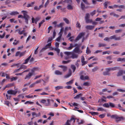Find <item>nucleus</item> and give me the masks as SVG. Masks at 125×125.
Here are the masks:
<instances>
[{"label":"nucleus","instance_id":"1","mask_svg":"<svg viewBox=\"0 0 125 125\" xmlns=\"http://www.w3.org/2000/svg\"><path fill=\"white\" fill-rule=\"evenodd\" d=\"M21 12L23 13V16L21 15H20L18 16V18H23L25 20V22L26 24H28V20L30 18V16L28 15L27 11L25 10H22Z\"/></svg>","mask_w":125,"mask_h":125},{"label":"nucleus","instance_id":"2","mask_svg":"<svg viewBox=\"0 0 125 125\" xmlns=\"http://www.w3.org/2000/svg\"><path fill=\"white\" fill-rule=\"evenodd\" d=\"M36 68H33L31 70V72H29L28 74L25 77L24 79L27 80H28L30 79L31 78V77L32 76L33 74L34 71L37 69Z\"/></svg>","mask_w":125,"mask_h":125},{"label":"nucleus","instance_id":"3","mask_svg":"<svg viewBox=\"0 0 125 125\" xmlns=\"http://www.w3.org/2000/svg\"><path fill=\"white\" fill-rule=\"evenodd\" d=\"M111 118H114L116 119V122L117 123L124 119V117H119L116 115H112L111 116Z\"/></svg>","mask_w":125,"mask_h":125},{"label":"nucleus","instance_id":"4","mask_svg":"<svg viewBox=\"0 0 125 125\" xmlns=\"http://www.w3.org/2000/svg\"><path fill=\"white\" fill-rule=\"evenodd\" d=\"M65 55L64 56V59L67 60L71 58L70 55L71 54V52H65L64 53Z\"/></svg>","mask_w":125,"mask_h":125},{"label":"nucleus","instance_id":"5","mask_svg":"<svg viewBox=\"0 0 125 125\" xmlns=\"http://www.w3.org/2000/svg\"><path fill=\"white\" fill-rule=\"evenodd\" d=\"M85 33L83 32L80 33L78 36L76 37L75 39L74 40V42H76L83 37L85 35Z\"/></svg>","mask_w":125,"mask_h":125},{"label":"nucleus","instance_id":"6","mask_svg":"<svg viewBox=\"0 0 125 125\" xmlns=\"http://www.w3.org/2000/svg\"><path fill=\"white\" fill-rule=\"evenodd\" d=\"M80 47V46H79L78 47H76L73 50L74 52L78 53H82V51H81L79 49Z\"/></svg>","mask_w":125,"mask_h":125},{"label":"nucleus","instance_id":"7","mask_svg":"<svg viewBox=\"0 0 125 125\" xmlns=\"http://www.w3.org/2000/svg\"><path fill=\"white\" fill-rule=\"evenodd\" d=\"M51 45V43H48L45 46V47L43 48L42 49V50H41V52H42L43 51L46 50L47 49L50 48Z\"/></svg>","mask_w":125,"mask_h":125},{"label":"nucleus","instance_id":"8","mask_svg":"<svg viewBox=\"0 0 125 125\" xmlns=\"http://www.w3.org/2000/svg\"><path fill=\"white\" fill-rule=\"evenodd\" d=\"M81 61L82 63V66H83L86 64L87 63V61H85V58L83 56H81Z\"/></svg>","mask_w":125,"mask_h":125},{"label":"nucleus","instance_id":"9","mask_svg":"<svg viewBox=\"0 0 125 125\" xmlns=\"http://www.w3.org/2000/svg\"><path fill=\"white\" fill-rule=\"evenodd\" d=\"M17 91L13 90H9L7 91V93L9 94H11L15 95L17 93Z\"/></svg>","mask_w":125,"mask_h":125},{"label":"nucleus","instance_id":"10","mask_svg":"<svg viewBox=\"0 0 125 125\" xmlns=\"http://www.w3.org/2000/svg\"><path fill=\"white\" fill-rule=\"evenodd\" d=\"M110 39L112 40L114 39L115 40H120L121 38L120 37H116L115 35H114L113 36H111L110 37Z\"/></svg>","mask_w":125,"mask_h":125},{"label":"nucleus","instance_id":"11","mask_svg":"<svg viewBox=\"0 0 125 125\" xmlns=\"http://www.w3.org/2000/svg\"><path fill=\"white\" fill-rule=\"evenodd\" d=\"M74 119V118L72 117L70 120H67L66 122L64 125H71L70 124L71 121L73 120V119Z\"/></svg>","mask_w":125,"mask_h":125},{"label":"nucleus","instance_id":"12","mask_svg":"<svg viewBox=\"0 0 125 125\" xmlns=\"http://www.w3.org/2000/svg\"><path fill=\"white\" fill-rule=\"evenodd\" d=\"M72 74V73L71 70V69H69V70L68 73L65 76V78H67L69 77Z\"/></svg>","mask_w":125,"mask_h":125},{"label":"nucleus","instance_id":"13","mask_svg":"<svg viewBox=\"0 0 125 125\" xmlns=\"http://www.w3.org/2000/svg\"><path fill=\"white\" fill-rule=\"evenodd\" d=\"M94 27V26L93 25H87L85 27V28L87 30H91Z\"/></svg>","mask_w":125,"mask_h":125},{"label":"nucleus","instance_id":"14","mask_svg":"<svg viewBox=\"0 0 125 125\" xmlns=\"http://www.w3.org/2000/svg\"><path fill=\"white\" fill-rule=\"evenodd\" d=\"M19 14V12L17 11H13L10 13V14L11 15H18Z\"/></svg>","mask_w":125,"mask_h":125},{"label":"nucleus","instance_id":"15","mask_svg":"<svg viewBox=\"0 0 125 125\" xmlns=\"http://www.w3.org/2000/svg\"><path fill=\"white\" fill-rule=\"evenodd\" d=\"M31 57V55H30L29 57L24 60V62H23V64H26L28 62L29 60Z\"/></svg>","mask_w":125,"mask_h":125},{"label":"nucleus","instance_id":"16","mask_svg":"<svg viewBox=\"0 0 125 125\" xmlns=\"http://www.w3.org/2000/svg\"><path fill=\"white\" fill-rule=\"evenodd\" d=\"M32 115L33 116L35 115L36 117H38L40 116L41 115V113L39 112L38 114H37L35 112H32Z\"/></svg>","mask_w":125,"mask_h":125},{"label":"nucleus","instance_id":"17","mask_svg":"<svg viewBox=\"0 0 125 125\" xmlns=\"http://www.w3.org/2000/svg\"><path fill=\"white\" fill-rule=\"evenodd\" d=\"M47 102H46L45 104V105L46 106H49L51 105L50 103V100L49 99L47 100Z\"/></svg>","mask_w":125,"mask_h":125},{"label":"nucleus","instance_id":"18","mask_svg":"<svg viewBox=\"0 0 125 125\" xmlns=\"http://www.w3.org/2000/svg\"><path fill=\"white\" fill-rule=\"evenodd\" d=\"M110 15L111 16H113L114 17H118L119 16L118 15L114 13L113 12L110 13Z\"/></svg>","mask_w":125,"mask_h":125},{"label":"nucleus","instance_id":"19","mask_svg":"<svg viewBox=\"0 0 125 125\" xmlns=\"http://www.w3.org/2000/svg\"><path fill=\"white\" fill-rule=\"evenodd\" d=\"M78 57V55L76 54L75 53H73L72 54V56H71V58L73 59L74 58H77Z\"/></svg>","mask_w":125,"mask_h":125},{"label":"nucleus","instance_id":"20","mask_svg":"<svg viewBox=\"0 0 125 125\" xmlns=\"http://www.w3.org/2000/svg\"><path fill=\"white\" fill-rule=\"evenodd\" d=\"M54 73L55 74L57 75H61L62 74V73L61 72L58 70H56Z\"/></svg>","mask_w":125,"mask_h":125},{"label":"nucleus","instance_id":"21","mask_svg":"<svg viewBox=\"0 0 125 125\" xmlns=\"http://www.w3.org/2000/svg\"><path fill=\"white\" fill-rule=\"evenodd\" d=\"M55 88L56 90H58L60 89H63V87L61 86H57L55 87Z\"/></svg>","mask_w":125,"mask_h":125},{"label":"nucleus","instance_id":"22","mask_svg":"<svg viewBox=\"0 0 125 125\" xmlns=\"http://www.w3.org/2000/svg\"><path fill=\"white\" fill-rule=\"evenodd\" d=\"M67 8L68 10H73V7L70 4H69L67 6Z\"/></svg>","mask_w":125,"mask_h":125},{"label":"nucleus","instance_id":"23","mask_svg":"<svg viewBox=\"0 0 125 125\" xmlns=\"http://www.w3.org/2000/svg\"><path fill=\"white\" fill-rule=\"evenodd\" d=\"M98 47H104L106 46V45L104 43H98Z\"/></svg>","mask_w":125,"mask_h":125},{"label":"nucleus","instance_id":"24","mask_svg":"<svg viewBox=\"0 0 125 125\" xmlns=\"http://www.w3.org/2000/svg\"><path fill=\"white\" fill-rule=\"evenodd\" d=\"M82 95L83 94H79L76 95V96L74 97V99H78L80 97L82 96Z\"/></svg>","mask_w":125,"mask_h":125},{"label":"nucleus","instance_id":"25","mask_svg":"<svg viewBox=\"0 0 125 125\" xmlns=\"http://www.w3.org/2000/svg\"><path fill=\"white\" fill-rule=\"evenodd\" d=\"M110 3V1H105L104 3V6L105 8H107V4Z\"/></svg>","mask_w":125,"mask_h":125},{"label":"nucleus","instance_id":"26","mask_svg":"<svg viewBox=\"0 0 125 125\" xmlns=\"http://www.w3.org/2000/svg\"><path fill=\"white\" fill-rule=\"evenodd\" d=\"M111 52L110 51H106L103 52V55L105 54H110L111 53Z\"/></svg>","mask_w":125,"mask_h":125},{"label":"nucleus","instance_id":"27","mask_svg":"<svg viewBox=\"0 0 125 125\" xmlns=\"http://www.w3.org/2000/svg\"><path fill=\"white\" fill-rule=\"evenodd\" d=\"M71 67L72 69L73 70V72H74L76 69V67L73 64L71 65Z\"/></svg>","mask_w":125,"mask_h":125},{"label":"nucleus","instance_id":"28","mask_svg":"<svg viewBox=\"0 0 125 125\" xmlns=\"http://www.w3.org/2000/svg\"><path fill=\"white\" fill-rule=\"evenodd\" d=\"M99 68L97 66H96L92 69V71L93 72H95L98 70Z\"/></svg>","mask_w":125,"mask_h":125},{"label":"nucleus","instance_id":"29","mask_svg":"<svg viewBox=\"0 0 125 125\" xmlns=\"http://www.w3.org/2000/svg\"><path fill=\"white\" fill-rule=\"evenodd\" d=\"M123 73V71L122 70L120 71L117 73V76H121Z\"/></svg>","mask_w":125,"mask_h":125},{"label":"nucleus","instance_id":"30","mask_svg":"<svg viewBox=\"0 0 125 125\" xmlns=\"http://www.w3.org/2000/svg\"><path fill=\"white\" fill-rule=\"evenodd\" d=\"M72 61L71 60H68L67 61H62V63L63 64H67Z\"/></svg>","mask_w":125,"mask_h":125},{"label":"nucleus","instance_id":"31","mask_svg":"<svg viewBox=\"0 0 125 125\" xmlns=\"http://www.w3.org/2000/svg\"><path fill=\"white\" fill-rule=\"evenodd\" d=\"M90 113L93 115H98L99 114V113L98 112H90Z\"/></svg>","mask_w":125,"mask_h":125},{"label":"nucleus","instance_id":"32","mask_svg":"<svg viewBox=\"0 0 125 125\" xmlns=\"http://www.w3.org/2000/svg\"><path fill=\"white\" fill-rule=\"evenodd\" d=\"M15 31H18V33L20 35H21L23 34V33L24 32V30H23L22 31H20V30L19 29L16 30Z\"/></svg>","mask_w":125,"mask_h":125},{"label":"nucleus","instance_id":"33","mask_svg":"<svg viewBox=\"0 0 125 125\" xmlns=\"http://www.w3.org/2000/svg\"><path fill=\"white\" fill-rule=\"evenodd\" d=\"M64 2L69 4H71L72 2V0H65Z\"/></svg>","mask_w":125,"mask_h":125},{"label":"nucleus","instance_id":"34","mask_svg":"<svg viewBox=\"0 0 125 125\" xmlns=\"http://www.w3.org/2000/svg\"><path fill=\"white\" fill-rule=\"evenodd\" d=\"M34 4V2H31V3H29L28 4L27 7H32V5Z\"/></svg>","mask_w":125,"mask_h":125},{"label":"nucleus","instance_id":"35","mask_svg":"<svg viewBox=\"0 0 125 125\" xmlns=\"http://www.w3.org/2000/svg\"><path fill=\"white\" fill-rule=\"evenodd\" d=\"M103 107L106 108H109V104L107 103L104 104H103Z\"/></svg>","mask_w":125,"mask_h":125},{"label":"nucleus","instance_id":"36","mask_svg":"<svg viewBox=\"0 0 125 125\" xmlns=\"http://www.w3.org/2000/svg\"><path fill=\"white\" fill-rule=\"evenodd\" d=\"M42 81L44 83H45V82L42 79V80H39L37 81L34 83L35 84L36 83H40Z\"/></svg>","mask_w":125,"mask_h":125},{"label":"nucleus","instance_id":"37","mask_svg":"<svg viewBox=\"0 0 125 125\" xmlns=\"http://www.w3.org/2000/svg\"><path fill=\"white\" fill-rule=\"evenodd\" d=\"M27 66L24 65H21L20 67L21 69H25L27 68Z\"/></svg>","mask_w":125,"mask_h":125},{"label":"nucleus","instance_id":"38","mask_svg":"<svg viewBox=\"0 0 125 125\" xmlns=\"http://www.w3.org/2000/svg\"><path fill=\"white\" fill-rule=\"evenodd\" d=\"M62 34H59V36L56 39V40L58 42L60 41L62 37Z\"/></svg>","mask_w":125,"mask_h":125},{"label":"nucleus","instance_id":"39","mask_svg":"<svg viewBox=\"0 0 125 125\" xmlns=\"http://www.w3.org/2000/svg\"><path fill=\"white\" fill-rule=\"evenodd\" d=\"M18 78V77H13L10 78L11 81L12 82L13 81H16Z\"/></svg>","mask_w":125,"mask_h":125},{"label":"nucleus","instance_id":"40","mask_svg":"<svg viewBox=\"0 0 125 125\" xmlns=\"http://www.w3.org/2000/svg\"><path fill=\"white\" fill-rule=\"evenodd\" d=\"M111 70L114 71L116 70L117 69H119V67H115L113 68H111Z\"/></svg>","mask_w":125,"mask_h":125},{"label":"nucleus","instance_id":"41","mask_svg":"<svg viewBox=\"0 0 125 125\" xmlns=\"http://www.w3.org/2000/svg\"><path fill=\"white\" fill-rule=\"evenodd\" d=\"M63 20L65 21L66 23L68 24L69 23V21L67 18H63Z\"/></svg>","mask_w":125,"mask_h":125},{"label":"nucleus","instance_id":"42","mask_svg":"<svg viewBox=\"0 0 125 125\" xmlns=\"http://www.w3.org/2000/svg\"><path fill=\"white\" fill-rule=\"evenodd\" d=\"M122 31V30L121 29H120L118 30H116L115 31V32L116 33H118L121 32Z\"/></svg>","mask_w":125,"mask_h":125},{"label":"nucleus","instance_id":"43","mask_svg":"<svg viewBox=\"0 0 125 125\" xmlns=\"http://www.w3.org/2000/svg\"><path fill=\"white\" fill-rule=\"evenodd\" d=\"M81 8L82 10H84L85 9V5L83 3L81 4Z\"/></svg>","mask_w":125,"mask_h":125},{"label":"nucleus","instance_id":"44","mask_svg":"<svg viewBox=\"0 0 125 125\" xmlns=\"http://www.w3.org/2000/svg\"><path fill=\"white\" fill-rule=\"evenodd\" d=\"M73 80H72L66 82V83L67 85L71 84L73 83Z\"/></svg>","mask_w":125,"mask_h":125},{"label":"nucleus","instance_id":"45","mask_svg":"<svg viewBox=\"0 0 125 125\" xmlns=\"http://www.w3.org/2000/svg\"><path fill=\"white\" fill-rule=\"evenodd\" d=\"M86 22L87 23H91L92 22V19H89L85 20Z\"/></svg>","mask_w":125,"mask_h":125},{"label":"nucleus","instance_id":"46","mask_svg":"<svg viewBox=\"0 0 125 125\" xmlns=\"http://www.w3.org/2000/svg\"><path fill=\"white\" fill-rule=\"evenodd\" d=\"M73 47V44L71 43L70 44V46L67 48V49L69 50H71L72 49Z\"/></svg>","mask_w":125,"mask_h":125},{"label":"nucleus","instance_id":"47","mask_svg":"<svg viewBox=\"0 0 125 125\" xmlns=\"http://www.w3.org/2000/svg\"><path fill=\"white\" fill-rule=\"evenodd\" d=\"M90 15L89 13H86L85 17V20L89 19V17Z\"/></svg>","mask_w":125,"mask_h":125},{"label":"nucleus","instance_id":"48","mask_svg":"<svg viewBox=\"0 0 125 125\" xmlns=\"http://www.w3.org/2000/svg\"><path fill=\"white\" fill-rule=\"evenodd\" d=\"M45 22L44 20H42L41 22H40L39 25V28H40V27L41 26L42 24L44 23Z\"/></svg>","mask_w":125,"mask_h":125},{"label":"nucleus","instance_id":"49","mask_svg":"<svg viewBox=\"0 0 125 125\" xmlns=\"http://www.w3.org/2000/svg\"><path fill=\"white\" fill-rule=\"evenodd\" d=\"M25 97L28 98H33L32 95L31 94H29L28 95H27L25 96Z\"/></svg>","mask_w":125,"mask_h":125},{"label":"nucleus","instance_id":"50","mask_svg":"<svg viewBox=\"0 0 125 125\" xmlns=\"http://www.w3.org/2000/svg\"><path fill=\"white\" fill-rule=\"evenodd\" d=\"M63 23H61L57 25V27H62V25H63Z\"/></svg>","mask_w":125,"mask_h":125},{"label":"nucleus","instance_id":"51","mask_svg":"<svg viewBox=\"0 0 125 125\" xmlns=\"http://www.w3.org/2000/svg\"><path fill=\"white\" fill-rule=\"evenodd\" d=\"M86 52L87 54H89L91 52V51L88 49V47L87 48Z\"/></svg>","mask_w":125,"mask_h":125},{"label":"nucleus","instance_id":"52","mask_svg":"<svg viewBox=\"0 0 125 125\" xmlns=\"http://www.w3.org/2000/svg\"><path fill=\"white\" fill-rule=\"evenodd\" d=\"M54 50L55 51L57 52L58 53V54H59L60 52V50L58 48H55L54 49Z\"/></svg>","mask_w":125,"mask_h":125},{"label":"nucleus","instance_id":"53","mask_svg":"<svg viewBox=\"0 0 125 125\" xmlns=\"http://www.w3.org/2000/svg\"><path fill=\"white\" fill-rule=\"evenodd\" d=\"M105 114H102L100 115H99V117L101 118H104L105 116Z\"/></svg>","mask_w":125,"mask_h":125},{"label":"nucleus","instance_id":"54","mask_svg":"<svg viewBox=\"0 0 125 125\" xmlns=\"http://www.w3.org/2000/svg\"><path fill=\"white\" fill-rule=\"evenodd\" d=\"M109 106H110L112 108L114 107H115V105L114 104L111 102L109 103Z\"/></svg>","mask_w":125,"mask_h":125},{"label":"nucleus","instance_id":"55","mask_svg":"<svg viewBox=\"0 0 125 125\" xmlns=\"http://www.w3.org/2000/svg\"><path fill=\"white\" fill-rule=\"evenodd\" d=\"M74 38V37L73 36H72L70 37L68 39V40H70L71 42H72L73 41V39Z\"/></svg>","mask_w":125,"mask_h":125},{"label":"nucleus","instance_id":"56","mask_svg":"<svg viewBox=\"0 0 125 125\" xmlns=\"http://www.w3.org/2000/svg\"><path fill=\"white\" fill-rule=\"evenodd\" d=\"M20 68L18 69L15 70L13 71V73H16L19 72L20 70Z\"/></svg>","mask_w":125,"mask_h":125},{"label":"nucleus","instance_id":"57","mask_svg":"<svg viewBox=\"0 0 125 125\" xmlns=\"http://www.w3.org/2000/svg\"><path fill=\"white\" fill-rule=\"evenodd\" d=\"M106 58L107 60H111L112 59V56L110 55L107 56L106 57Z\"/></svg>","mask_w":125,"mask_h":125},{"label":"nucleus","instance_id":"58","mask_svg":"<svg viewBox=\"0 0 125 125\" xmlns=\"http://www.w3.org/2000/svg\"><path fill=\"white\" fill-rule=\"evenodd\" d=\"M97 110L98 111H104V110L102 107H100L98 108Z\"/></svg>","mask_w":125,"mask_h":125},{"label":"nucleus","instance_id":"59","mask_svg":"<svg viewBox=\"0 0 125 125\" xmlns=\"http://www.w3.org/2000/svg\"><path fill=\"white\" fill-rule=\"evenodd\" d=\"M120 53V52L117 51H115L113 52L114 54L117 55L119 54Z\"/></svg>","mask_w":125,"mask_h":125},{"label":"nucleus","instance_id":"60","mask_svg":"<svg viewBox=\"0 0 125 125\" xmlns=\"http://www.w3.org/2000/svg\"><path fill=\"white\" fill-rule=\"evenodd\" d=\"M96 13V10H94V11L90 13V15L92 16H93Z\"/></svg>","mask_w":125,"mask_h":125},{"label":"nucleus","instance_id":"61","mask_svg":"<svg viewBox=\"0 0 125 125\" xmlns=\"http://www.w3.org/2000/svg\"><path fill=\"white\" fill-rule=\"evenodd\" d=\"M86 4L89 5L90 3L87 1V0H82Z\"/></svg>","mask_w":125,"mask_h":125},{"label":"nucleus","instance_id":"62","mask_svg":"<svg viewBox=\"0 0 125 125\" xmlns=\"http://www.w3.org/2000/svg\"><path fill=\"white\" fill-rule=\"evenodd\" d=\"M104 34L103 33H99L98 34V36L101 38H103L104 37Z\"/></svg>","mask_w":125,"mask_h":125},{"label":"nucleus","instance_id":"63","mask_svg":"<svg viewBox=\"0 0 125 125\" xmlns=\"http://www.w3.org/2000/svg\"><path fill=\"white\" fill-rule=\"evenodd\" d=\"M117 91L119 92H125V90L121 89H117Z\"/></svg>","mask_w":125,"mask_h":125},{"label":"nucleus","instance_id":"64","mask_svg":"<svg viewBox=\"0 0 125 125\" xmlns=\"http://www.w3.org/2000/svg\"><path fill=\"white\" fill-rule=\"evenodd\" d=\"M119 8H122L124 9H125V6L124 5L119 6Z\"/></svg>","mask_w":125,"mask_h":125}]
</instances>
